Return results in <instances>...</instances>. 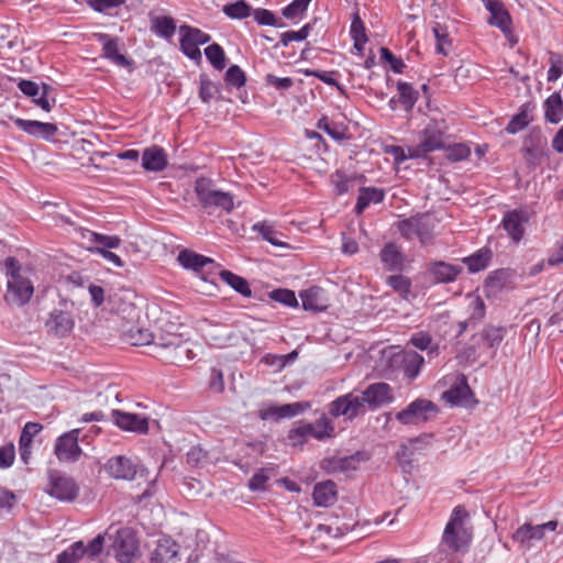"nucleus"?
<instances>
[{
	"label": "nucleus",
	"mask_w": 563,
	"mask_h": 563,
	"mask_svg": "<svg viewBox=\"0 0 563 563\" xmlns=\"http://www.w3.org/2000/svg\"><path fill=\"white\" fill-rule=\"evenodd\" d=\"M514 542L518 543L519 548L527 551L536 545L537 542L543 539V534L538 525L526 522L517 528L512 533Z\"/></svg>",
	"instance_id": "5701e85b"
},
{
	"label": "nucleus",
	"mask_w": 563,
	"mask_h": 563,
	"mask_svg": "<svg viewBox=\"0 0 563 563\" xmlns=\"http://www.w3.org/2000/svg\"><path fill=\"white\" fill-rule=\"evenodd\" d=\"M151 24V30L164 38H170L176 31L175 21L170 16H152Z\"/></svg>",
	"instance_id": "37998d69"
},
{
	"label": "nucleus",
	"mask_w": 563,
	"mask_h": 563,
	"mask_svg": "<svg viewBox=\"0 0 563 563\" xmlns=\"http://www.w3.org/2000/svg\"><path fill=\"white\" fill-rule=\"evenodd\" d=\"M195 192L200 206L209 212L213 208L230 212L234 207L233 197L229 192L213 189L212 181L208 178L200 177L196 180Z\"/></svg>",
	"instance_id": "f03ea898"
},
{
	"label": "nucleus",
	"mask_w": 563,
	"mask_h": 563,
	"mask_svg": "<svg viewBox=\"0 0 563 563\" xmlns=\"http://www.w3.org/2000/svg\"><path fill=\"white\" fill-rule=\"evenodd\" d=\"M526 222H528L527 212L519 209L506 212L501 221L503 228L515 242L523 238Z\"/></svg>",
	"instance_id": "412c9836"
},
{
	"label": "nucleus",
	"mask_w": 563,
	"mask_h": 563,
	"mask_svg": "<svg viewBox=\"0 0 563 563\" xmlns=\"http://www.w3.org/2000/svg\"><path fill=\"white\" fill-rule=\"evenodd\" d=\"M467 518L466 509L463 506H456L444 528L442 542L453 552H464L471 543L472 532L465 528Z\"/></svg>",
	"instance_id": "f257e3e1"
},
{
	"label": "nucleus",
	"mask_w": 563,
	"mask_h": 563,
	"mask_svg": "<svg viewBox=\"0 0 563 563\" xmlns=\"http://www.w3.org/2000/svg\"><path fill=\"white\" fill-rule=\"evenodd\" d=\"M252 14L254 20L260 25H267V26H276V27H284L285 23L279 22V20L276 18V15L267 9L264 8H257L255 10H252Z\"/></svg>",
	"instance_id": "13d9d810"
},
{
	"label": "nucleus",
	"mask_w": 563,
	"mask_h": 563,
	"mask_svg": "<svg viewBox=\"0 0 563 563\" xmlns=\"http://www.w3.org/2000/svg\"><path fill=\"white\" fill-rule=\"evenodd\" d=\"M199 98L203 103H209L217 93H220V85L214 84L206 74L199 76Z\"/></svg>",
	"instance_id": "de8ad7c7"
},
{
	"label": "nucleus",
	"mask_w": 563,
	"mask_h": 563,
	"mask_svg": "<svg viewBox=\"0 0 563 563\" xmlns=\"http://www.w3.org/2000/svg\"><path fill=\"white\" fill-rule=\"evenodd\" d=\"M311 430L312 429L310 426H305V423H302L296 428L290 429L288 431L287 438L292 446H302L308 442V439L310 438L309 432H311Z\"/></svg>",
	"instance_id": "0e129e2a"
},
{
	"label": "nucleus",
	"mask_w": 563,
	"mask_h": 563,
	"mask_svg": "<svg viewBox=\"0 0 563 563\" xmlns=\"http://www.w3.org/2000/svg\"><path fill=\"white\" fill-rule=\"evenodd\" d=\"M354 178L347 176L342 170H336L331 175V184L334 187L335 195H344L349 192L353 186Z\"/></svg>",
	"instance_id": "6e6d98bb"
},
{
	"label": "nucleus",
	"mask_w": 563,
	"mask_h": 563,
	"mask_svg": "<svg viewBox=\"0 0 563 563\" xmlns=\"http://www.w3.org/2000/svg\"><path fill=\"white\" fill-rule=\"evenodd\" d=\"M444 150L450 162H461L471 155V148L462 143L445 146Z\"/></svg>",
	"instance_id": "338daca9"
},
{
	"label": "nucleus",
	"mask_w": 563,
	"mask_h": 563,
	"mask_svg": "<svg viewBox=\"0 0 563 563\" xmlns=\"http://www.w3.org/2000/svg\"><path fill=\"white\" fill-rule=\"evenodd\" d=\"M305 426H310L312 430L309 432V435L319 441H323L334 435V426L325 415H322L313 423L309 422L305 423Z\"/></svg>",
	"instance_id": "4c0bfd02"
},
{
	"label": "nucleus",
	"mask_w": 563,
	"mask_h": 563,
	"mask_svg": "<svg viewBox=\"0 0 563 563\" xmlns=\"http://www.w3.org/2000/svg\"><path fill=\"white\" fill-rule=\"evenodd\" d=\"M48 484L45 489L52 497L60 501H73L79 494L75 479L59 471L51 470L47 474Z\"/></svg>",
	"instance_id": "423d86ee"
},
{
	"label": "nucleus",
	"mask_w": 563,
	"mask_h": 563,
	"mask_svg": "<svg viewBox=\"0 0 563 563\" xmlns=\"http://www.w3.org/2000/svg\"><path fill=\"white\" fill-rule=\"evenodd\" d=\"M74 319L71 314L63 310H53L49 319L46 321V328L49 332L57 336L67 335L74 328Z\"/></svg>",
	"instance_id": "a878e982"
},
{
	"label": "nucleus",
	"mask_w": 563,
	"mask_h": 563,
	"mask_svg": "<svg viewBox=\"0 0 563 563\" xmlns=\"http://www.w3.org/2000/svg\"><path fill=\"white\" fill-rule=\"evenodd\" d=\"M426 272L434 284H451L463 273V266L433 260L427 264Z\"/></svg>",
	"instance_id": "4468645a"
},
{
	"label": "nucleus",
	"mask_w": 563,
	"mask_h": 563,
	"mask_svg": "<svg viewBox=\"0 0 563 563\" xmlns=\"http://www.w3.org/2000/svg\"><path fill=\"white\" fill-rule=\"evenodd\" d=\"M366 409L363 406L361 396L349 393L339 396L329 405V413L334 417L344 416L347 420L352 421L356 417L364 415Z\"/></svg>",
	"instance_id": "1a4fd4ad"
},
{
	"label": "nucleus",
	"mask_w": 563,
	"mask_h": 563,
	"mask_svg": "<svg viewBox=\"0 0 563 563\" xmlns=\"http://www.w3.org/2000/svg\"><path fill=\"white\" fill-rule=\"evenodd\" d=\"M221 279L231 286L236 292L244 297H252V290L249 282L230 271L223 269L219 273Z\"/></svg>",
	"instance_id": "58836bf2"
},
{
	"label": "nucleus",
	"mask_w": 563,
	"mask_h": 563,
	"mask_svg": "<svg viewBox=\"0 0 563 563\" xmlns=\"http://www.w3.org/2000/svg\"><path fill=\"white\" fill-rule=\"evenodd\" d=\"M274 468L263 467L257 470L253 476L249 479L247 487L252 492H264L266 490V483L271 478V473Z\"/></svg>",
	"instance_id": "603ef678"
},
{
	"label": "nucleus",
	"mask_w": 563,
	"mask_h": 563,
	"mask_svg": "<svg viewBox=\"0 0 563 563\" xmlns=\"http://www.w3.org/2000/svg\"><path fill=\"white\" fill-rule=\"evenodd\" d=\"M493 252L488 247L477 250L470 256H466L462 262L467 266L471 274L478 273L487 268L492 262Z\"/></svg>",
	"instance_id": "473e14b6"
},
{
	"label": "nucleus",
	"mask_w": 563,
	"mask_h": 563,
	"mask_svg": "<svg viewBox=\"0 0 563 563\" xmlns=\"http://www.w3.org/2000/svg\"><path fill=\"white\" fill-rule=\"evenodd\" d=\"M113 550L121 563H130L139 552L135 531L131 528L119 529L113 541Z\"/></svg>",
	"instance_id": "9d476101"
},
{
	"label": "nucleus",
	"mask_w": 563,
	"mask_h": 563,
	"mask_svg": "<svg viewBox=\"0 0 563 563\" xmlns=\"http://www.w3.org/2000/svg\"><path fill=\"white\" fill-rule=\"evenodd\" d=\"M154 345L169 350L173 363L181 362L184 357L191 358V350L180 334L159 332L155 334Z\"/></svg>",
	"instance_id": "9b49d317"
},
{
	"label": "nucleus",
	"mask_w": 563,
	"mask_h": 563,
	"mask_svg": "<svg viewBox=\"0 0 563 563\" xmlns=\"http://www.w3.org/2000/svg\"><path fill=\"white\" fill-rule=\"evenodd\" d=\"M439 412L438 406L424 398H417L406 408L398 411L395 418L404 426L422 424L434 418Z\"/></svg>",
	"instance_id": "39448f33"
},
{
	"label": "nucleus",
	"mask_w": 563,
	"mask_h": 563,
	"mask_svg": "<svg viewBox=\"0 0 563 563\" xmlns=\"http://www.w3.org/2000/svg\"><path fill=\"white\" fill-rule=\"evenodd\" d=\"M42 429V424L37 422H26L21 431L19 444L32 446L34 437L40 433Z\"/></svg>",
	"instance_id": "774afa93"
},
{
	"label": "nucleus",
	"mask_w": 563,
	"mask_h": 563,
	"mask_svg": "<svg viewBox=\"0 0 563 563\" xmlns=\"http://www.w3.org/2000/svg\"><path fill=\"white\" fill-rule=\"evenodd\" d=\"M253 230L258 232L262 238L275 246L287 247L288 245L279 240L280 233L267 222H261L253 225Z\"/></svg>",
	"instance_id": "8fccbe9b"
},
{
	"label": "nucleus",
	"mask_w": 563,
	"mask_h": 563,
	"mask_svg": "<svg viewBox=\"0 0 563 563\" xmlns=\"http://www.w3.org/2000/svg\"><path fill=\"white\" fill-rule=\"evenodd\" d=\"M505 334L506 328L488 324L481 332V340H483L487 347L497 349L503 342Z\"/></svg>",
	"instance_id": "c03bdc74"
},
{
	"label": "nucleus",
	"mask_w": 563,
	"mask_h": 563,
	"mask_svg": "<svg viewBox=\"0 0 563 563\" xmlns=\"http://www.w3.org/2000/svg\"><path fill=\"white\" fill-rule=\"evenodd\" d=\"M89 241L97 244L96 247L104 250L117 249L121 244V239L118 235H104L97 232H89Z\"/></svg>",
	"instance_id": "bf43d9fd"
},
{
	"label": "nucleus",
	"mask_w": 563,
	"mask_h": 563,
	"mask_svg": "<svg viewBox=\"0 0 563 563\" xmlns=\"http://www.w3.org/2000/svg\"><path fill=\"white\" fill-rule=\"evenodd\" d=\"M423 363L424 358L422 355L416 351H406L401 361V368L405 376L410 380L417 378V376L420 374Z\"/></svg>",
	"instance_id": "e433bc0d"
},
{
	"label": "nucleus",
	"mask_w": 563,
	"mask_h": 563,
	"mask_svg": "<svg viewBox=\"0 0 563 563\" xmlns=\"http://www.w3.org/2000/svg\"><path fill=\"white\" fill-rule=\"evenodd\" d=\"M483 3L490 13L488 23L498 27L505 35H509L512 21L504 3L500 0H483Z\"/></svg>",
	"instance_id": "6ab92c4d"
},
{
	"label": "nucleus",
	"mask_w": 563,
	"mask_h": 563,
	"mask_svg": "<svg viewBox=\"0 0 563 563\" xmlns=\"http://www.w3.org/2000/svg\"><path fill=\"white\" fill-rule=\"evenodd\" d=\"M92 36L102 45L101 57L110 60L112 64L119 67L126 68L130 73L133 71V59L120 53L121 47L124 46L121 38L101 32H96L92 34Z\"/></svg>",
	"instance_id": "0eeeda50"
},
{
	"label": "nucleus",
	"mask_w": 563,
	"mask_h": 563,
	"mask_svg": "<svg viewBox=\"0 0 563 563\" xmlns=\"http://www.w3.org/2000/svg\"><path fill=\"white\" fill-rule=\"evenodd\" d=\"M18 87L25 96L33 98V102L44 111H51L55 104V99H52V102L48 99V93L52 90L49 85L42 84V93L38 98L36 97L40 92V86L35 81L21 79Z\"/></svg>",
	"instance_id": "f3484780"
},
{
	"label": "nucleus",
	"mask_w": 563,
	"mask_h": 563,
	"mask_svg": "<svg viewBox=\"0 0 563 563\" xmlns=\"http://www.w3.org/2000/svg\"><path fill=\"white\" fill-rule=\"evenodd\" d=\"M155 334L150 332L147 329H142L139 327H132L125 333V340L131 345L143 346L148 344H154Z\"/></svg>",
	"instance_id": "a18cd8bd"
},
{
	"label": "nucleus",
	"mask_w": 563,
	"mask_h": 563,
	"mask_svg": "<svg viewBox=\"0 0 563 563\" xmlns=\"http://www.w3.org/2000/svg\"><path fill=\"white\" fill-rule=\"evenodd\" d=\"M306 76H312L321 80L322 82L335 87L340 92H344L343 86L333 77L336 71H325L320 69H306L303 71Z\"/></svg>",
	"instance_id": "680f3d73"
},
{
	"label": "nucleus",
	"mask_w": 563,
	"mask_h": 563,
	"mask_svg": "<svg viewBox=\"0 0 563 563\" xmlns=\"http://www.w3.org/2000/svg\"><path fill=\"white\" fill-rule=\"evenodd\" d=\"M364 408L375 410L394 400L393 389L387 383H374L368 385L361 396Z\"/></svg>",
	"instance_id": "ddd939ff"
},
{
	"label": "nucleus",
	"mask_w": 563,
	"mask_h": 563,
	"mask_svg": "<svg viewBox=\"0 0 563 563\" xmlns=\"http://www.w3.org/2000/svg\"><path fill=\"white\" fill-rule=\"evenodd\" d=\"M310 408L309 401H297L291 404H285L282 406H271L267 409L260 411V418L262 420H279L283 418L295 417Z\"/></svg>",
	"instance_id": "a211bd4d"
},
{
	"label": "nucleus",
	"mask_w": 563,
	"mask_h": 563,
	"mask_svg": "<svg viewBox=\"0 0 563 563\" xmlns=\"http://www.w3.org/2000/svg\"><path fill=\"white\" fill-rule=\"evenodd\" d=\"M302 302V308L306 311L320 312L328 308L327 298L321 287L311 286L299 294Z\"/></svg>",
	"instance_id": "393cba45"
},
{
	"label": "nucleus",
	"mask_w": 563,
	"mask_h": 563,
	"mask_svg": "<svg viewBox=\"0 0 563 563\" xmlns=\"http://www.w3.org/2000/svg\"><path fill=\"white\" fill-rule=\"evenodd\" d=\"M311 0H292L282 10V14L288 20H296L303 16Z\"/></svg>",
	"instance_id": "4d7b16f0"
},
{
	"label": "nucleus",
	"mask_w": 563,
	"mask_h": 563,
	"mask_svg": "<svg viewBox=\"0 0 563 563\" xmlns=\"http://www.w3.org/2000/svg\"><path fill=\"white\" fill-rule=\"evenodd\" d=\"M397 229L400 235L408 241L417 236L422 245H429L433 242L434 224L431 216L427 212L399 220Z\"/></svg>",
	"instance_id": "7ed1b4c3"
},
{
	"label": "nucleus",
	"mask_w": 563,
	"mask_h": 563,
	"mask_svg": "<svg viewBox=\"0 0 563 563\" xmlns=\"http://www.w3.org/2000/svg\"><path fill=\"white\" fill-rule=\"evenodd\" d=\"M179 545L170 538L158 540L155 550L151 556V563L173 562L178 555Z\"/></svg>",
	"instance_id": "7c9ffc66"
},
{
	"label": "nucleus",
	"mask_w": 563,
	"mask_h": 563,
	"mask_svg": "<svg viewBox=\"0 0 563 563\" xmlns=\"http://www.w3.org/2000/svg\"><path fill=\"white\" fill-rule=\"evenodd\" d=\"M313 501L318 507H330L338 498L336 485L333 481L328 479L317 483L313 493Z\"/></svg>",
	"instance_id": "c85d7f7f"
},
{
	"label": "nucleus",
	"mask_w": 563,
	"mask_h": 563,
	"mask_svg": "<svg viewBox=\"0 0 563 563\" xmlns=\"http://www.w3.org/2000/svg\"><path fill=\"white\" fill-rule=\"evenodd\" d=\"M12 120L14 124L25 133L47 141L53 139L58 131L57 126L49 122L25 120L21 118H12Z\"/></svg>",
	"instance_id": "aec40b11"
},
{
	"label": "nucleus",
	"mask_w": 563,
	"mask_h": 563,
	"mask_svg": "<svg viewBox=\"0 0 563 563\" xmlns=\"http://www.w3.org/2000/svg\"><path fill=\"white\" fill-rule=\"evenodd\" d=\"M442 398L455 407L472 408L477 404L475 395L464 375H462L457 383L442 394Z\"/></svg>",
	"instance_id": "f8f14e48"
},
{
	"label": "nucleus",
	"mask_w": 563,
	"mask_h": 563,
	"mask_svg": "<svg viewBox=\"0 0 563 563\" xmlns=\"http://www.w3.org/2000/svg\"><path fill=\"white\" fill-rule=\"evenodd\" d=\"M179 31L183 38H187L190 43L198 46L207 44L211 40V36L208 33L187 24L180 25Z\"/></svg>",
	"instance_id": "3c124183"
},
{
	"label": "nucleus",
	"mask_w": 563,
	"mask_h": 563,
	"mask_svg": "<svg viewBox=\"0 0 563 563\" xmlns=\"http://www.w3.org/2000/svg\"><path fill=\"white\" fill-rule=\"evenodd\" d=\"M113 422L124 431L145 434L148 431V419L137 413L125 412L119 409L111 411Z\"/></svg>",
	"instance_id": "2eb2a0df"
},
{
	"label": "nucleus",
	"mask_w": 563,
	"mask_h": 563,
	"mask_svg": "<svg viewBox=\"0 0 563 563\" xmlns=\"http://www.w3.org/2000/svg\"><path fill=\"white\" fill-rule=\"evenodd\" d=\"M311 30V24L307 23L299 31H287L282 33L279 44L282 46H287L292 41H303L309 36Z\"/></svg>",
	"instance_id": "69168bd1"
},
{
	"label": "nucleus",
	"mask_w": 563,
	"mask_h": 563,
	"mask_svg": "<svg viewBox=\"0 0 563 563\" xmlns=\"http://www.w3.org/2000/svg\"><path fill=\"white\" fill-rule=\"evenodd\" d=\"M379 257L382 263L389 271H401L406 261V255L394 242H388L380 250Z\"/></svg>",
	"instance_id": "cd10ccee"
},
{
	"label": "nucleus",
	"mask_w": 563,
	"mask_h": 563,
	"mask_svg": "<svg viewBox=\"0 0 563 563\" xmlns=\"http://www.w3.org/2000/svg\"><path fill=\"white\" fill-rule=\"evenodd\" d=\"M397 90L399 93L398 102L404 107V109L407 112H410L418 100V91L415 90L413 87L406 81H398Z\"/></svg>",
	"instance_id": "a19ab883"
},
{
	"label": "nucleus",
	"mask_w": 563,
	"mask_h": 563,
	"mask_svg": "<svg viewBox=\"0 0 563 563\" xmlns=\"http://www.w3.org/2000/svg\"><path fill=\"white\" fill-rule=\"evenodd\" d=\"M205 55L210 64L217 69L222 70L227 65L224 49L218 43H212L205 48Z\"/></svg>",
	"instance_id": "49530a36"
},
{
	"label": "nucleus",
	"mask_w": 563,
	"mask_h": 563,
	"mask_svg": "<svg viewBox=\"0 0 563 563\" xmlns=\"http://www.w3.org/2000/svg\"><path fill=\"white\" fill-rule=\"evenodd\" d=\"M33 290L32 283L25 277L9 279L5 300L11 305L23 306L31 299Z\"/></svg>",
	"instance_id": "dca6fc26"
},
{
	"label": "nucleus",
	"mask_w": 563,
	"mask_h": 563,
	"mask_svg": "<svg viewBox=\"0 0 563 563\" xmlns=\"http://www.w3.org/2000/svg\"><path fill=\"white\" fill-rule=\"evenodd\" d=\"M534 106L531 102H526L520 107V110L515 114L505 128L509 134H516L523 130L533 119L530 117Z\"/></svg>",
	"instance_id": "c9c22d12"
},
{
	"label": "nucleus",
	"mask_w": 563,
	"mask_h": 563,
	"mask_svg": "<svg viewBox=\"0 0 563 563\" xmlns=\"http://www.w3.org/2000/svg\"><path fill=\"white\" fill-rule=\"evenodd\" d=\"M409 343L421 351H429L430 353L438 350V345H433L431 335L423 331L415 333L410 338Z\"/></svg>",
	"instance_id": "e2e57ef3"
},
{
	"label": "nucleus",
	"mask_w": 563,
	"mask_h": 563,
	"mask_svg": "<svg viewBox=\"0 0 563 563\" xmlns=\"http://www.w3.org/2000/svg\"><path fill=\"white\" fill-rule=\"evenodd\" d=\"M361 453L343 457H325L321 461V468L327 473L346 472L356 470Z\"/></svg>",
	"instance_id": "c756f323"
},
{
	"label": "nucleus",
	"mask_w": 563,
	"mask_h": 563,
	"mask_svg": "<svg viewBox=\"0 0 563 563\" xmlns=\"http://www.w3.org/2000/svg\"><path fill=\"white\" fill-rule=\"evenodd\" d=\"M222 11L230 19L242 20L252 14V7L244 0H239L225 4Z\"/></svg>",
	"instance_id": "09e8293b"
},
{
	"label": "nucleus",
	"mask_w": 563,
	"mask_h": 563,
	"mask_svg": "<svg viewBox=\"0 0 563 563\" xmlns=\"http://www.w3.org/2000/svg\"><path fill=\"white\" fill-rule=\"evenodd\" d=\"M269 299L280 302L287 307H297L298 300L295 291L286 288H278L267 292Z\"/></svg>",
	"instance_id": "052dcab7"
},
{
	"label": "nucleus",
	"mask_w": 563,
	"mask_h": 563,
	"mask_svg": "<svg viewBox=\"0 0 563 563\" xmlns=\"http://www.w3.org/2000/svg\"><path fill=\"white\" fill-rule=\"evenodd\" d=\"M80 430L73 429L59 435L54 445V453L59 462L75 463L82 454L78 444Z\"/></svg>",
	"instance_id": "6e6552de"
},
{
	"label": "nucleus",
	"mask_w": 563,
	"mask_h": 563,
	"mask_svg": "<svg viewBox=\"0 0 563 563\" xmlns=\"http://www.w3.org/2000/svg\"><path fill=\"white\" fill-rule=\"evenodd\" d=\"M448 125L444 120H431L421 132L420 142L415 145L411 156L427 158L428 154L445 147Z\"/></svg>",
	"instance_id": "20e7f679"
},
{
	"label": "nucleus",
	"mask_w": 563,
	"mask_h": 563,
	"mask_svg": "<svg viewBox=\"0 0 563 563\" xmlns=\"http://www.w3.org/2000/svg\"><path fill=\"white\" fill-rule=\"evenodd\" d=\"M179 264L186 269H192L195 273L203 274L207 266L213 265L214 261L190 250H183L177 257Z\"/></svg>",
	"instance_id": "bb28decb"
},
{
	"label": "nucleus",
	"mask_w": 563,
	"mask_h": 563,
	"mask_svg": "<svg viewBox=\"0 0 563 563\" xmlns=\"http://www.w3.org/2000/svg\"><path fill=\"white\" fill-rule=\"evenodd\" d=\"M432 32L437 40V53L446 56L449 54V48L452 46V40L450 37L448 26L440 22H434L432 24Z\"/></svg>",
	"instance_id": "79ce46f5"
},
{
	"label": "nucleus",
	"mask_w": 563,
	"mask_h": 563,
	"mask_svg": "<svg viewBox=\"0 0 563 563\" xmlns=\"http://www.w3.org/2000/svg\"><path fill=\"white\" fill-rule=\"evenodd\" d=\"M385 198V190L377 187H361L354 208L356 214H361L371 203H380Z\"/></svg>",
	"instance_id": "2f4dec72"
},
{
	"label": "nucleus",
	"mask_w": 563,
	"mask_h": 563,
	"mask_svg": "<svg viewBox=\"0 0 563 563\" xmlns=\"http://www.w3.org/2000/svg\"><path fill=\"white\" fill-rule=\"evenodd\" d=\"M544 119L549 123L558 124L563 119V99L560 92L548 97L543 103Z\"/></svg>",
	"instance_id": "72a5a7b5"
},
{
	"label": "nucleus",
	"mask_w": 563,
	"mask_h": 563,
	"mask_svg": "<svg viewBox=\"0 0 563 563\" xmlns=\"http://www.w3.org/2000/svg\"><path fill=\"white\" fill-rule=\"evenodd\" d=\"M167 154L164 148L153 145L143 151L142 167L146 172H162L167 167Z\"/></svg>",
	"instance_id": "b1692460"
},
{
	"label": "nucleus",
	"mask_w": 563,
	"mask_h": 563,
	"mask_svg": "<svg viewBox=\"0 0 563 563\" xmlns=\"http://www.w3.org/2000/svg\"><path fill=\"white\" fill-rule=\"evenodd\" d=\"M317 128L325 132L331 139L336 142H343L351 139L349 128L344 123L330 121L327 117H322L317 122Z\"/></svg>",
	"instance_id": "f704fd0d"
},
{
	"label": "nucleus",
	"mask_w": 563,
	"mask_h": 563,
	"mask_svg": "<svg viewBox=\"0 0 563 563\" xmlns=\"http://www.w3.org/2000/svg\"><path fill=\"white\" fill-rule=\"evenodd\" d=\"M510 277H511L510 269H507V268L496 269V271L489 273V275L487 276V278L485 280L484 287L487 291L496 294L505 287V285L510 279Z\"/></svg>",
	"instance_id": "ea45409f"
},
{
	"label": "nucleus",
	"mask_w": 563,
	"mask_h": 563,
	"mask_svg": "<svg viewBox=\"0 0 563 563\" xmlns=\"http://www.w3.org/2000/svg\"><path fill=\"white\" fill-rule=\"evenodd\" d=\"M106 471L117 479L131 481L136 474V465L129 457L118 455L108 460Z\"/></svg>",
	"instance_id": "4be33fe9"
},
{
	"label": "nucleus",
	"mask_w": 563,
	"mask_h": 563,
	"mask_svg": "<svg viewBox=\"0 0 563 563\" xmlns=\"http://www.w3.org/2000/svg\"><path fill=\"white\" fill-rule=\"evenodd\" d=\"M387 285L398 292L402 299H408L411 292V280L400 274L388 276Z\"/></svg>",
	"instance_id": "864d4df0"
},
{
	"label": "nucleus",
	"mask_w": 563,
	"mask_h": 563,
	"mask_svg": "<svg viewBox=\"0 0 563 563\" xmlns=\"http://www.w3.org/2000/svg\"><path fill=\"white\" fill-rule=\"evenodd\" d=\"M224 82L228 87L240 89L246 84V74L239 65H231L224 74Z\"/></svg>",
	"instance_id": "5fc2aeb1"
}]
</instances>
